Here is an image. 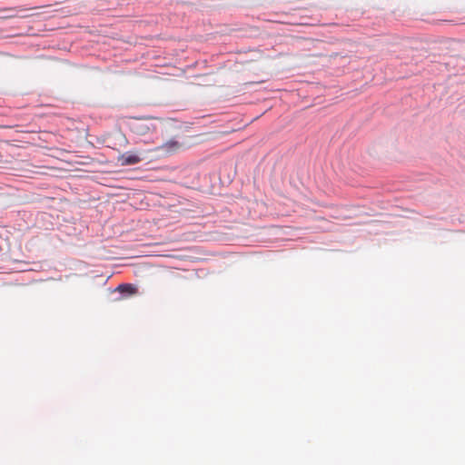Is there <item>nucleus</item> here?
<instances>
[{
  "mask_svg": "<svg viewBox=\"0 0 465 465\" xmlns=\"http://www.w3.org/2000/svg\"><path fill=\"white\" fill-rule=\"evenodd\" d=\"M22 11H25V9H22L19 7H12V8L2 10L1 12H5L6 14L3 15L1 16V18L7 19V18L16 17L19 15L18 13L22 12Z\"/></svg>",
  "mask_w": 465,
  "mask_h": 465,
  "instance_id": "obj_4",
  "label": "nucleus"
},
{
  "mask_svg": "<svg viewBox=\"0 0 465 465\" xmlns=\"http://www.w3.org/2000/svg\"><path fill=\"white\" fill-rule=\"evenodd\" d=\"M130 128L137 135H145L155 130L154 124L149 119H136L131 123Z\"/></svg>",
  "mask_w": 465,
  "mask_h": 465,
  "instance_id": "obj_1",
  "label": "nucleus"
},
{
  "mask_svg": "<svg viewBox=\"0 0 465 465\" xmlns=\"http://www.w3.org/2000/svg\"><path fill=\"white\" fill-rule=\"evenodd\" d=\"M116 290L120 292H123V293L126 292L131 295L135 294L137 292L136 287H134L133 284H129V283L120 284Z\"/></svg>",
  "mask_w": 465,
  "mask_h": 465,
  "instance_id": "obj_5",
  "label": "nucleus"
},
{
  "mask_svg": "<svg viewBox=\"0 0 465 465\" xmlns=\"http://www.w3.org/2000/svg\"><path fill=\"white\" fill-rule=\"evenodd\" d=\"M181 148V143L175 140H170L155 149L156 152H163L167 154L174 153Z\"/></svg>",
  "mask_w": 465,
  "mask_h": 465,
  "instance_id": "obj_3",
  "label": "nucleus"
},
{
  "mask_svg": "<svg viewBox=\"0 0 465 465\" xmlns=\"http://www.w3.org/2000/svg\"><path fill=\"white\" fill-rule=\"evenodd\" d=\"M143 160V157L138 152L128 151L120 154L117 158L118 163L122 166L134 165L139 163Z\"/></svg>",
  "mask_w": 465,
  "mask_h": 465,
  "instance_id": "obj_2",
  "label": "nucleus"
}]
</instances>
